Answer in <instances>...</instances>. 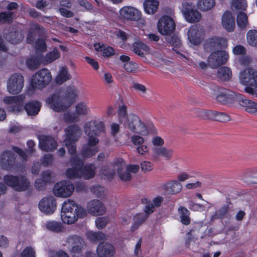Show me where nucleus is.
Masks as SVG:
<instances>
[{
    "instance_id": "10",
    "label": "nucleus",
    "mask_w": 257,
    "mask_h": 257,
    "mask_svg": "<svg viewBox=\"0 0 257 257\" xmlns=\"http://www.w3.org/2000/svg\"><path fill=\"white\" fill-rule=\"evenodd\" d=\"M175 23L174 20L169 16H163L158 21L157 28L162 35L167 36L174 33L175 30Z\"/></svg>"
},
{
    "instance_id": "39",
    "label": "nucleus",
    "mask_w": 257,
    "mask_h": 257,
    "mask_svg": "<svg viewBox=\"0 0 257 257\" xmlns=\"http://www.w3.org/2000/svg\"><path fill=\"white\" fill-rule=\"evenodd\" d=\"M165 40L169 44L174 47H179L181 45L180 39L174 33L166 36Z\"/></svg>"
},
{
    "instance_id": "25",
    "label": "nucleus",
    "mask_w": 257,
    "mask_h": 257,
    "mask_svg": "<svg viewBox=\"0 0 257 257\" xmlns=\"http://www.w3.org/2000/svg\"><path fill=\"white\" fill-rule=\"evenodd\" d=\"M96 251L99 257H113L115 254V249L113 245L106 242H100Z\"/></svg>"
},
{
    "instance_id": "50",
    "label": "nucleus",
    "mask_w": 257,
    "mask_h": 257,
    "mask_svg": "<svg viewBox=\"0 0 257 257\" xmlns=\"http://www.w3.org/2000/svg\"><path fill=\"white\" fill-rule=\"evenodd\" d=\"M46 226L48 229L57 233L61 232L62 229L61 223L56 221H48Z\"/></svg>"
},
{
    "instance_id": "59",
    "label": "nucleus",
    "mask_w": 257,
    "mask_h": 257,
    "mask_svg": "<svg viewBox=\"0 0 257 257\" xmlns=\"http://www.w3.org/2000/svg\"><path fill=\"white\" fill-rule=\"evenodd\" d=\"M137 64L133 62H129L124 64L123 68L128 72L135 73L136 72Z\"/></svg>"
},
{
    "instance_id": "7",
    "label": "nucleus",
    "mask_w": 257,
    "mask_h": 257,
    "mask_svg": "<svg viewBox=\"0 0 257 257\" xmlns=\"http://www.w3.org/2000/svg\"><path fill=\"white\" fill-rule=\"evenodd\" d=\"M24 85V79L23 75L18 73H14L8 80V91L12 94H19L21 92Z\"/></svg>"
},
{
    "instance_id": "53",
    "label": "nucleus",
    "mask_w": 257,
    "mask_h": 257,
    "mask_svg": "<svg viewBox=\"0 0 257 257\" xmlns=\"http://www.w3.org/2000/svg\"><path fill=\"white\" fill-rule=\"evenodd\" d=\"M89 111V108L86 104L79 103L76 106V114L79 116L81 115H86Z\"/></svg>"
},
{
    "instance_id": "4",
    "label": "nucleus",
    "mask_w": 257,
    "mask_h": 257,
    "mask_svg": "<svg viewBox=\"0 0 257 257\" xmlns=\"http://www.w3.org/2000/svg\"><path fill=\"white\" fill-rule=\"evenodd\" d=\"M4 181L6 184L17 192L25 191L31 186L30 180L24 175H7L4 176Z\"/></svg>"
},
{
    "instance_id": "34",
    "label": "nucleus",
    "mask_w": 257,
    "mask_h": 257,
    "mask_svg": "<svg viewBox=\"0 0 257 257\" xmlns=\"http://www.w3.org/2000/svg\"><path fill=\"white\" fill-rule=\"evenodd\" d=\"M95 169L96 168L92 164L84 166L81 169V177L86 180L93 178L95 175Z\"/></svg>"
},
{
    "instance_id": "21",
    "label": "nucleus",
    "mask_w": 257,
    "mask_h": 257,
    "mask_svg": "<svg viewBox=\"0 0 257 257\" xmlns=\"http://www.w3.org/2000/svg\"><path fill=\"white\" fill-rule=\"evenodd\" d=\"M0 164L2 168L6 170L14 168L16 165V155L10 151L4 152L0 156Z\"/></svg>"
},
{
    "instance_id": "3",
    "label": "nucleus",
    "mask_w": 257,
    "mask_h": 257,
    "mask_svg": "<svg viewBox=\"0 0 257 257\" xmlns=\"http://www.w3.org/2000/svg\"><path fill=\"white\" fill-rule=\"evenodd\" d=\"M76 93L77 89L74 86H68L66 88L64 98H61L60 93H57L48 98L46 102L54 111H63L74 103Z\"/></svg>"
},
{
    "instance_id": "56",
    "label": "nucleus",
    "mask_w": 257,
    "mask_h": 257,
    "mask_svg": "<svg viewBox=\"0 0 257 257\" xmlns=\"http://www.w3.org/2000/svg\"><path fill=\"white\" fill-rule=\"evenodd\" d=\"M76 142L77 141H64L65 146L67 148L68 153L70 155H74L76 152Z\"/></svg>"
},
{
    "instance_id": "52",
    "label": "nucleus",
    "mask_w": 257,
    "mask_h": 257,
    "mask_svg": "<svg viewBox=\"0 0 257 257\" xmlns=\"http://www.w3.org/2000/svg\"><path fill=\"white\" fill-rule=\"evenodd\" d=\"M247 23V17L246 14L240 12L237 16V23L238 27L243 29L246 26Z\"/></svg>"
},
{
    "instance_id": "24",
    "label": "nucleus",
    "mask_w": 257,
    "mask_h": 257,
    "mask_svg": "<svg viewBox=\"0 0 257 257\" xmlns=\"http://www.w3.org/2000/svg\"><path fill=\"white\" fill-rule=\"evenodd\" d=\"M39 148L46 152L53 151L57 146V143L55 139L50 136L42 135L39 137Z\"/></svg>"
},
{
    "instance_id": "32",
    "label": "nucleus",
    "mask_w": 257,
    "mask_h": 257,
    "mask_svg": "<svg viewBox=\"0 0 257 257\" xmlns=\"http://www.w3.org/2000/svg\"><path fill=\"white\" fill-rule=\"evenodd\" d=\"M143 5L145 12L153 15L157 12L159 2L155 0H145Z\"/></svg>"
},
{
    "instance_id": "26",
    "label": "nucleus",
    "mask_w": 257,
    "mask_h": 257,
    "mask_svg": "<svg viewBox=\"0 0 257 257\" xmlns=\"http://www.w3.org/2000/svg\"><path fill=\"white\" fill-rule=\"evenodd\" d=\"M236 102L245 108V111L251 113L257 114V103L247 99L245 97L238 93Z\"/></svg>"
},
{
    "instance_id": "15",
    "label": "nucleus",
    "mask_w": 257,
    "mask_h": 257,
    "mask_svg": "<svg viewBox=\"0 0 257 257\" xmlns=\"http://www.w3.org/2000/svg\"><path fill=\"white\" fill-rule=\"evenodd\" d=\"M70 162L72 168L67 170L66 174L67 178L72 179L81 177V169L84 164L83 160L79 159L78 156L74 155L71 158Z\"/></svg>"
},
{
    "instance_id": "40",
    "label": "nucleus",
    "mask_w": 257,
    "mask_h": 257,
    "mask_svg": "<svg viewBox=\"0 0 257 257\" xmlns=\"http://www.w3.org/2000/svg\"><path fill=\"white\" fill-rule=\"evenodd\" d=\"M178 211L180 215L181 221L182 223L188 225L190 223L189 218V211L184 207L181 206L178 209Z\"/></svg>"
},
{
    "instance_id": "36",
    "label": "nucleus",
    "mask_w": 257,
    "mask_h": 257,
    "mask_svg": "<svg viewBox=\"0 0 257 257\" xmlns=\"http://www.w3.org/2000/svg\"><path fill=\"white\" fill-rule=\"evenodd\" d=\"M215 5L214 0H198L197 6L201 11L206 12L211 10Z\"/></svg>"
},
{
    "instance_id": "45",
    "label": "nucleus",
    "mask_w": 257,
    "mask_h": 257,
    "mask_svg": "<svg viewBox=\"0 0 257 257\" xmlns=\"http://www.w3.org/2000/svg\"><path fill=\"white\" fill-rule=\"evenodd\" d=\"M232 8L233 11H244L247 7L245 0H232L231 2Z\"/></svg>"
},
{
    "instance_id": "2",
    "label": "nucleus",
    "mask_w": 257,
    "mask_h": 257,
    "mask_svg": "<svg viewBox=\"0 0 257 257\" xmlns=\"http://www.w3.org/2000/svg\"><path fill=\"white\" fill-rule=\"evenodd\" d=\"M25 99L24 95H19L14 96H7L4 99L6 104L9 105L7 109L9 111L19 112L24 108L29 115H36L38 113L41 108V103L37 101H31L24 107L22 104Z\"/></svg>"
},
{
    "instance_id": "47",
    "label": "nucleus",
    "mask_w": 257,
    "mask_h": 257,
    "mask_svg": "<svg viewBox=\"0 0 257 257\" xmlns=\"http://www.w3.org/2000/svg\"><path fill=\"white\" fill-rule=\"evenodd\" d=\"M88 237L91 241L97 242L106 238L105 235L101 232L89 231L87 233Z\"/></svg>"
},
{
    "instance_id": "37",
    "label": "nucleus",
    "mask_w": 257,
    "mask_h": 257,
    "mask_svg": "<svg viewBox=\"0 0 257 257\" xmlns=\"http://www.w3.org/2000/svg\"><path fill=\"white\" fill-rule=\"evenodd\" d=\"M154 153L157 156H161L167 160H170L172 157L173 151L171 149H167L165 147H155L153 148Z\"/></svg>"
},
{
    "instance_id": "49",
    "label": "nucleus",
    "mask_w": 257,
    "mask_h": 257,
    "mask_svg": "<svg viewBox=\"0 0 257 257\" xmlns=\"http://www.w3.org/2000/svg\"><path fill=\"white\" fill-rule=\"evenodd\" d=\"M90 191L96 197L102 198L105 195V189L99 185H93L90 188Z\"/></svg>"
},
{
    "instance_id": "58",
    "label": "nucleus",
    "mask_w": 257,
    "mask_h": 257,
    "mask_svg": "<svg viewBox=\"0 0 257 257\" xmlns=\"http://www.w3.org/2000/svg\"><path fill=\"white\" fill-rule=\"evenodd\" d=\"M35 48L41 52L46 51L47 46L45 41L43 39H38L35 42Z\"/></svg>"
},
{
    "instance_id": "62",
    "label": "nucleus",
    "mask_w": 257,
    "mask_h": 257,
    "mask_svg": "<svg viewBox=\"0 0 257 257\" xmlns=\"http://www.w3.org/2000/svg\"><path fill=\"white\" fill-rule=\"evenodd\" d=\"M54 158L51 154H46L43 156L42 161L43 165L47 167L52 164L53 162Z\"/></svg>"
},
{
    "instance_id": "19",
    "label": "nucleus",
    "mask_w": 257,
    "mask_h": 257,
    "mask_svg": "<svg viewBox=\"0 0 257 257\" xmlns=\"http://www.w3.org/2000/svg\"><path fill=\"white\" fill-rule=\"evenodd\" d=\"M40 210L46 214L54 212L56 208V201L53 196H48L43 198L39 203Z\"/></svg>"
},
{
    "instance_id": "60",
    "label": "nucleus",
    "mask_w": 257,
    "mask_h": 257,
    "mask_svg": "<svg viewBox=\"0 0 257 257\" xmlns=\"http://www.w3.org/2000/svg\"><path fill=\"white\" fill-rule=\"evenodd\" d=\"M20 257H35V251L31 247H27L21 252Z\"/></svg>"
},
{
    "instance_id": "11",
    "label": "nucleus",
    "mask_w": 257,
    "mask_h": 257,
    "mask_svg": "<svg viewBox=\"0 0 257 257\" xmlns=\"http://www.w3.org/2000/svg\"><path fill=\"white\" fill-rule=\"evenodd\" d=\"M181 11L185 19L188 22H198L201 19V14L197 10L195 9V6L191 3H183Z\"/></svg>"
},
{
    "instance_id": "64",
    "label": "nucleus",
    "mask_w": 257,
    "mask_h": 257,
    "mask_svg": "<svg viewBox=\"0 0 257 257\" xmlns=\"http://www.w3.org/2000/svg\"><path fill=\"white\" fill-rule=\"evenodd\" d=\"M233 52L236 55H244L246 53V50L243 46L238 45L233 48Z\"/></svg>"
},
{
    "instance_id": "46",
    "label": "nucleus",
    "mask_w": 257,
    "mask_h": 257,
    "mask_svg": "<svg viewBox=\"0 0 257 257\" xmlns=\"http://www.w3.org/2000/svg\"><path fill=\"white\" fill-rule=\"evenodd\" d=\"M146 216L143 213L136 215L133 218L134 224L132 227L133 230L137 229L146 220Z\"/></svg>"
},
{
    "instance_id": "16",
    "label": "nucleus",
    "mask_w": 257,
    "mask_h": 257,
    "mask_svg": "<svg viewBox=\"0 0 257 257\" xmlns=\"http://www.w3.org/2000/svg\"><path fill=\"white\" fill-rule=\"evenodd\" d=\"M205 37L203 28L200 25L191 26L188 31V38L190 42L193 45L200 44Z\"/></svg>"
},
{
    "instance_id": "18",
    "label": "nucleus",
    "mask_w": 257,
    "mask_h": 257,
    "mask_svg": "<svg viewBox=\"0 0 257 257\" xmlns=\"http://www.w3.org/2000/svg\"><path fill=\"white\" fill-rule=\"evenodd\" d=\"M67 247L72 253H79L85 246L82 238L77 235L69 236L66 241Z\"/></svg>"
},
{
    "instance_id": "31",
    "label": "nucleus",
    "mask_w": 257,
    "mask_h": 257,
    "mask_svg": "<svg viewBox=\"0 0 257 257\" xmlns=\"http://www.w3.org/2000/svg\"><path fill=\"white\" fill-rule=\"evenodd\" d=\"M44 28L38 24H33L31 25L29 32L27 35V40L29 44H32L34 40L36 35H42L44 33Z\"/></svg>"
},
{
    "instance_id": "44",
    "label": "nucleus",
    "mask_w": 257,
    "mask_h": 257,
    "mask_svg": "<svg viewBox=\"0 0 257 257\" xmlns=\"http://www.w3.org/2000/svg\"><path fill=\"white\" fill-rule=\"evenodd\" d=\"M248 44L253 47H257V30H252L247 33Z\"/></svg>"
},
{
    "instance_id": "63",
    "label": "nucleus",
    "mask_w": 257,
    "mask_h": 257,
    "mask_svg": "<svg viewBox=\"0 0 257 257\" xmlns=\"http://www.w3.org/2000/svg\"><path fill=\"white\" fill-rule=\"evenodd\" d=\"M107 223V219L104 217L98 218L95 221L97 227L99 229L104 228Z\"/></svg>"
},
{
    "instance_id": "22",
    "label": "nucleus",
    "mask_w": 257,
    "mask_h": 257,
    "mask_svg": "<svg viewBox=\"0 0 257 257\" xmlns=\"http://www.w3.org/2000/svg\"><path fill=\"white\" fill-rule=\"evenodd\" d=\"M120 16L125 19L138 21L141 19L142 14L138 9L133 7H124L120 10Z\"/></svg>"
},
{
    "instance_id": "35",
    "label": "nucleus",
    "mask_w": 257,
    "mask_h": 257,
    "mask_svg": "<svg viewBox=\"0 0 257 257\" xmlns=\"http://www.w3.org/2000/svg\"><path fill=\"white\" fill-rule=\"evenodd\" d=\"M213 110H212L204 109L199 108H195L193 110L194 113L197 117L204 120H212L213 114Z\"/></svg>"
},
{
    "instance_id": "57",
    "label": "nucleus",
    "mask_w": 257,
    "mask_h": 257,
    "mask_svg": "<svg viewBox=\"0 0 257 257\" xmlns=\"http://www.w3.org/2000/svg\"><path fill=\"white\" fill-rule=\"evenodd\" d=\"M60 55L57 49H54L52 52L47 54L46 56V60L47 62L51 63L59 58Z\"/></svg>"
},
{
    "instance_id": "1",
    "label": "nucleus",
    "mask_w": 257,
    "mask_h": 257,
    "mask_svg": "<svg viewBox=\"0 0 257 257\" xmlns=\"http://www.w3.org/2000/svg\"><path fill=\"white\" fill-rule=\"evenodd\" d=\"M117 113L119 122L123 124L125 129L134 133L141 135L147 134L146 124L138 115L133 113L127 114L125 105L119 106Z\"/></svg>"
},
{
    "instance_id": "51",
    "label": "nucleus",
    "mask_w": 257,
    "mask_h": 257,
    "mask_svg": "<svg viewBox=\"0 0 257 257\" xmlns=\"http://www.w3.org/2000/svg\"><path fill=\"white\" fill-rule=\"evenodd\" d=\"M73 206L74 210H75V215L77 220L79 218H83L87 215V211L86 209L81 206L76 204L74 201Z\"/></svg>"
},
{
    "instance_id": "27",
    "label": "nucleus",
    "mask_w": 257,
    "mask_h": 257,
    "mask_svg": "<svg viewBox=\"0 0 257 257\" xmlns=\"http://www.w3.org/2000/svg\"><path fill=\"white\" fill-rule=\"evenodd\" d=\"M66 137L64 141H78L81 135V131L76 124L70 125L65 128Z\"/></svg>"
},
{
    "instance_id": "8",
    "label": "nucleus",
    "mask_w": 257,
    "mask_h": 257,
    "mask_svg": "<svg viewBox=\"0 0 257 257\" xmlns=\"http://www.w3.org/2000/svg\"><path fill=\"white\" fill-rule=\"evenodd\" d=\"M61 216L65 223L72 224L77 221L75 210H74L73 200L68 199L63 203Z\"/></svg>"
},
{
    "instance_id": "48",
    "label": "nucleus",
    "mask_w": 257,
    "mask_h": 257,
    "mask_svg": "<svg viewBox=\"0 0 257 257\" xmlns=\"http://www.w3.org/2000/svg\"><path fill=\"white\" fill-rule=\"evenodd\" d=\"M15 17L13 12H3L0 13V22L3 23H11Z\"/></svg>"
},
{
    "instance_id": "9",
    "label": "nucleus",
    "mask_w": 257,
    "mask_h": 257,
    "mask_svg": "<svg viewBox=\"0 0 257 257\" xmlns=\"http://www.w3.org/2000/svg\"><path fill=\"white\" fill-rule=\"evenodd\" d=\"M85 133L88 139H98L97 137L104 131V125L102 121L92 120L86 123Z\"/></svg>"
},
{
    "instance_id": "33",
    "label": "nucleus",
    "mask_w": 257,
    "mask_h": 257,
    "mask_svg": "<svg viewBox=\"0 0 257 257\" xmlns=\"http://www.w3.org/2000/svg\"><path fill=\"white\" fill-rule=\"evenodd\" d=\"M182 184L177 181H172L166 183L164 186V189L171 194H176L182 190Z\"/></svg>"
},
{
    "instance_id": "6",
    "label": "nucleus",
    "mask_w": 257,
    "mask_h": 257,
    "mask_svg": "<svg viewBox=\"0 0 257 257\" xmlns=\"http://www.w3.org/2000/svg\"><path fill=\"white\" fill-rule=\"evenodd\" d=\"M216 100L223 105H229L236 101L238 93L219 86L215 87Z\"/></svg>"
},
{
    "instance_id": "43",
    "label": "nucleus",
    "mask_w": 257,
    "mask_h": 257,
    "mask_svg": "<svg viewBox=\"0 0 257 257\" xmlns=\"http://www.w3.org/2000/svg\"><path fill=\"white\" fill-rule=\"evenodd\" d=\"M213 113L212 120L225 122L228 121L230 119V116L224 112L213 110Z\"/></svg>"
},
{
    "instance_id": "12",
    "label": "nucleus",
    "mask_w": 257,
    "mask_h": 257,
    "mask_svg": "<svg viewBox=\"0 0 257 257\" xmlns=\"http://www.w3.org/2000/svg\"><path fill=\"white\" fill-rule=\"evenodd\" d=\"M227 46V41L226 38L214 36L207 39L204 44V48L207 52L225 48Z\"/></svg>"
},
{
    "instance_id": "38",
    "label": "nucleus",
    "mask_w": 257,
    "mask_h": 257,
    "mask_svg": "<svg viewBox=\"0 0 257 257\" xmlns=\"http://www.w3.org/2000/svg\"><path fill=\"white\" fill-rule=\"evenodd\" d=\"M217 76L222 80L228 81L232 76V72L227 67H221L217 71Z\"/></svg>"
},
{
    "instance_id": "23",
    "label": "nucleus",
    "mask_w": 257,
    "mask_h": 257,
    "mask_svg": "<svg viewBox=\"0 0 257 257\" xmlns=\"http://www.w3.org/2000/svg\"><path fill=\"white\" fill-rule=\"evenodd\" d=\"M87 210L90 214L94 216L101 215L105 212L103 203L97 199L89 201L87 204Z\"/></svg>"
},
{
    "instance_id": "55",
    "label": "nucleus",
    "mask_w": 257,
    "mask_h": 257,
    "mask_svg": "<svg viewBox=\"0 0 257 257\" xmlns=\"http://www.w3.org/2000/svg\"><path fill=\"white\" fill-rule=\"evenodd\" d=\"M63 119L67 122H74L79 120V117L75 113L66 112L64 114Z\"/></svg>"
},
{
    "instance_id": "17",
    "label": "nucleus",
    "mask_w": 257,
    "mask_h": 257,
    "mask_svg": "<svg viewBox=\"0 0 257 257\" xmlns=\"http://www.w3.org/2000/svg\"><path fill=\"white\" fill-rule=\"evenodd\" d=\"M239 80L244 85L255 86L257 85V71L248 68L240 72Z\"/></svg>"
},
{
    "instance_id": "54",
    "label": "nucleus",
    "mask_w": 257,
    "mask_h": 257,
    "mask_svg": "<svg viewBox=\"0 0 257 257\" xmlns=\"http://www.w3.org/2000/svg\"><path fill=\"white\" fill-rule=\"evenodd\" d=\"M26 63L28 67L31 70L37 69L40 64L39 60L36 58L28 59Z\"/></svg>"
},
{
    "instance_id": "28",
    "label": "nucleus",
    "mask_w": 257,
    "mask_h": 257,
    "mask_svg": "<svg viewBox=\"0 0 257 257\" xmlns=\"http://www.w3.org/2000/svg\"><path fill=\"white\" fill-rule=\"evenodd\" d=\"M115 167L120 179L123 181H128L132 178L131 173L126 168V164L122 159H119L115 162Z\"/></svg>"
},
{
    "instance_id": "29",
    "label": "nucleus",
    "mask_w": 257,
    "mask_h": 257,
    "mask_svg": "<svg viewBox=\"0 0 257 257\" xmlns=\"http://www.w3.org/2000/svg\"><path fill=\"white\" fill-rule=\"evenodd\" d=\"M4 37L8 41L12 44L19 43L24 38L22 33L15 28L6 30L4 33Z\"/></svg>"
},
{
    "instance_id": "42",
    "label": "nucleus",
    "mask_w": 257,
    "mask_h": 257,
    "mask_svg": "<svg viewBox=\"0 0 257 257\" xmlns=\"http://www.w3.org/2000/svg\"><path fill=\"white\" fill-rule=\"evenodd\" d=\"M229 206L228 205H224L218 210L216 211L215 214L211 216V220L214 221L217 219H222L228 212Z\"/></svg>"
},
{
    "instance_id": "13",
    "label": "nucleus",
    "mask_w": 257,
    "mask_h": 257,
    "mask_svg": "<svg viewBox=\"0 0 257 257\" xmlns=\"http://www.w3.org/2000/svg\"><path fill=\"white\" fill-rule=\"evenodd\" d=\"M73 184L70 181H62L56 183L53 188L55 196L60 197H68L74 191Z\"/></svg>"
},
{
    "instance_id": "5",
    "label": "nucleus",
    "mask_w": 257,
    "mask_h": 257,
    "mask_svg": "<svg viewBox=\"0 0 257 257\" xmlns=\"http://www.w3.org/2000/svg\"><path fill=\"white\" fill-rule=\"evenodd\" d=\"M51 80L50 71L46 68L42 69L32 76L30 89L32 90L43 89L51 82Z\"/></svg>"
},
{
    "instance_id": "20",
    "label": "nucleus",
    "mask_w": 257,
    "mask_h": 257,
    "mask_svg": "<svg viewBox=\"0 0 257 257\" xmlns=\"http://www.w3.org/2000/svg\"><path fill=\"white\" fill-rule=\"evenodd\" d=\"M98 139H87V143L84 144L81 150V155L84 158H88L94 156L99 151L97 144Z\"/></svg>"
},
{
    "instance_id": "30",
    "label": "nucleus",
    "mask_w": 257,
    "mask_h": 257,
    "mask_svg": "<svg viewBox=\"0 0 257 257\" xmlns=\"http://www.w3.org/2000/svg\"><path fill=\"white\" fill-rule=\"evenodd\" d=\"M222 25L228 32L233 31L235 28L234 19L229 11H226L222 16Z\"/></svg>"
},
{
    "instance_id": "61",
    "label": "nucleus",
    "mask_w": 257,
    "mask_h": 257,
    "mask_svg": "<svg viewBox=\"0 0 257 257\" xmlns=\"http://www.w3.org/2000/svg\"><path fill=\"white\" fill-rule=\"evenodd\" d=\"M13 150L19 155V156L23 160L26 161L27 160L28 157L27 153H28L27 152V150L26 151H24L22 150L21 149L15 146L13 147Z\"/></svg>"
},
{
    "instance_id": "14",
    "label": "nucleus",
    "mask_w": 257,
    "mask_h": 257,
    "mask_svg": "<svg viewBox=\"0 0 257 257\" xmlns=\"http://www.w3.org/2000/svg\"><path fill=\"white\" fill-rule=\"evenodd\" d=\"M228 58V54L222 50H217L212 53L207 59L208 65L212 68H216L224 64Z\"/></svg>"
},
{
    "instance_id": "41",
    "label": "nucleus",
    "mask_w": 257,
    "mask_h": 257,
    "mask_svg": "<svg viewBox=\"0 0 257 257\" xmlns=\"http://www.w3.org/2000/svg\"><path fill=\"white\" fill-rule=\"evenodd\" d=\"M71 78V75L68 73L67 69L65 67H63L56 78V82L57 84H61L63 82L70 79Z\"/></svg>"
}]
</instances>
